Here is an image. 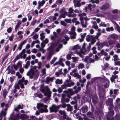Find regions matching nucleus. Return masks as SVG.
<instances>
[{
  "label": "nucleus",
  "mask_w": 120,
  "mask_h": 120,
  "mask_svg": "<svg viewBox=\"0 0 120 120\" xmlns=\"http://www.w3.org/2000/svg\"><path fill=\"white\" fill-rule=\"evenodd\" d=\"M39 89L40 91L43 93L45 96H47L48 98H49L51 97L52 92L50 90V89L48 86H44V85H41Z\"/></svg>",
  "instance_id": "nucleus-1"
},
{
  "label": "nucleus",
  "mask_w": 120,
  "mask_h": 120,
  "mask_svg": "<svg viewBox=\"0 0 120 120\" xmlns=\"http://www.w3.org/2000/svg\"><path fill=\"white\" fill-rule=\"evenodd\" d=\"M107 44V42L106 41H105L100 43L99 41H98L96 43V45L98 46V50H100L106 44Z\"/></svg>",
  "instance_id": "nucleus-2"
},
{
  "label": "nucleus",
  "mask_w": 120,
  "mask_h": 120,
  "mask_svg": "<svg viewBox=\"0 0 120 120\" xmlns=\"http://www.w3.org/2000/svg\"><path fill=\"white\" fill-rule=\"evenodd\" d=\"M49 109L51 112H56L58 111L56 107V105L55 104H53L50 107Z\"/></svg>",
  "instance_id": "nucleus-3"
},
{
  "label": "nucleus",
  "mask_w": 120,
  "mask_h": 120,
  "mask_svg": "<svg viewBox=\"0 0 120 120\" xmlns=\"http://www.w3.org/2000/svg\"><path fill=\"white\" fill-rule=\"evenodd\" d=\"M97 86L98 87V91L100 93H104V92L105 91V89L103 88V85L100 86L99 85L97 84Z\"/></svg>",
  "instance_id": "nucleus-4"
},
{
  "label": "nucleus",
  "mask_w": 120,
  "mask_h": 120,
  "mask_svg": "<svg viewBox=\"0 0 120 120\" xmlns=\"http://www.w3.org/2000/svg\"><path fill=\"white\" fill-rule=\"evenodd\" d=\"M102 113V110L98 107H97L95 109L94 114L95 115L99 116L100 114H101Z\"/></svg>",
  "instance_id": "nucleus-5"
},
{
  "label": "nucleus",
  "mask_w": 120,
  "mask_h": 120,
  "mask_svg": "<svg viewBox=\"0 0 120 120\" xmlns=\"http://www.w3.org/2000/svg\"><path fill=\"white\" fill-rule=\"evenodd\" d=\"M81 1L77 0H74L73 3H74V6L75 7H79L81 6V5L80 3Z\"/></svg>",
  "instance_id": "nucleus-6"
},
{
  "label": "nucleus",
  "mask_w": 120,
  "mask_h": 120,
  "mask_svg": "<svg viewBox=\"0 0 120 120\" xmlns=\"http://www.w3.org/2000/svg\"><path fill=\"white\" fill-rule=\"evenodd\" d=\"M94 35H87V37L90 38L91 40V44L92 45L94 44L96 41V40L94 39Z\"/></svg>",
  "instance_id": "nucleus-7"
},
{
  "label": "nucleus",
  "mask_w": 120,
  "mask_h": 120,
  "mask_svg": "<svg viewBox=\"0 0 120 120\" xmlns=\"http://www.w3.org/2000/svg\"><path fill=\"white\" fill-rule=\"evenodd\" d=\"M110 5L109 3H105V4L103 5L100 8V9L101 10L106 9L110 7Z\"/></svg>",
  "instance_id": "nucleus-8"
},
{
  "label": "nucleus",
  "mask_w": 120,
  "mask_h": 120,
  "mask_svg": "<svg viewBox=\"0 0 120 120\" xmlns=\"http://www.w3.org/2000/svg\"><path fill=\"white\" fill-rule=\"evenodd\" d=\"M81 110L83 113H85L88 110V107L86 105H84L81 108Z\"/></svg>",
  "instance_id": "nucleus-9"
},
{
  "label": "nucleus",
  "mask_w": 120,
  "mask_h": 120,
  "mask_svg": "<svg viewBox=\"0 0 120 120\" xmlns=\"http://www.w3.org/2000/svg\"><path fill=\"white\" fill-rule=\"evenodd\" d=\"M118 77L117 75H112V77L110 78V80L112 83L114 82L116 83V82L115 81V79H117Z\"/></svg>",
  "instance_id": "nucleus-10"
},
{
  "label": "nucleus",
  "mask_w": 120,
  "mask_h": 120,
  "mask_svg": "<svg viewBox=\"0 0 120 120\" xmlns=\"http://www.w3.org/2000/svg\"><path fill=\"white\" fill-rule=\"evenodd\" d=\"M46 83L47 84L49 83L50 82H53L54 80V77H50L49 76L47 77L46 78Z\"/></svg>",
  "instance_id": "nucleus-11"
},
{
  "label": "nucleus",
  "mask_w": 120,
  "mask_h": 120,
  "mask_svg": "<svg viewBox=\"0 0 120 120\" xmlns=\"http://www.w3.org/2000/svg\"><path fill=\"white\" fill-rule=\"evenodd\" d=\"M93 113L92 112L89 111L87 112L86 114L90 118L94 119V117Z\"/></svg>",
  "instance_id": "nucleus-12"
},
{
  "label": "nucleus",
  "mask_w": 120,
  "mask_h": 120,
  "mask_svg": "<svg viewBox=\"0 0 120 120\" xmlns=\"http://www.w3.org/2000/svg\"><path fill=\"white\" fill-rule=\"evenodd\" d=\"M112 101L113 99L112 98H109L106 102V104L109 106L112 105Z\"/></svg>",
  "instance_id": "nucleus-13"
},
{
  "label": "nucleus",
  "mask_w": 120,
  "mask_h": 120,
  "mask_svg": "<svg viewBox=\"0 0 120 120\" xmlns=\"http://www.w3.org/2000/svg\"><path fill=\"white\" fill-rule=\"evenodd\" d=\"M6 113L5 111H3V110L2 109L1 111L0 115V119L2 120V118L3 117V116L4 117L6 115Z\"/></svg>",
  "instance_id": "nucleus-14"
},
{
  "label": "nucleus",
  "mask_w": 120,
  "mask_h": 120,
  "mask_svg": "<svg viewBox=\"0 0 120 120\" xmlns=\"http://www.w3.org/2000/svg\"><path fill=\"white\" fill-rule=\"evenodd\" d=\"M80 98V96L79 94H77L76 96H75L73 98V99L74 100L76 103H77V99L79 100Z\"/></svg>",
  "instance_id": "nucleus-15"
},
{
  "label": "nucleus",
  "mask_w": 120,
  "mask_h": 120,
  "mask_svg": "<svg viewBox=\"0 0 120 120\" xmlns=\"http://www.w3.org/2000/svg\"><path fill=\"white\" fill-rule=\"evenodd\" d=\"M109 36L112 38L115 39L117 40L118 39V36L117 34H111Z\"/></svg>",
  "instance_id": "nucleus-16"
},
{
  "label": "nucleus",
  "mask_w": 120,
  "mask_h": 120,
  "mask_svg": "<svg viewBox=\"0 0 120 120\" xmlns=\"http://www.w3.org/2000/svg\"><path fill=\"white\" fill-rule=\"evenodd\" d=\"M68 91L69 93V94L71 96L75 94L74 91H73V89L70 88H69L68 89V91L66 90H65L64 91H64H66L67 92Z\"/></svg>",
  "instance_id": "nucleus-17"
},
{
  "label": "nucleus",
  "mask_w": 120,
  "mask_h": 120,
  "mask_svg": "<svg viewBox=\"0 0 120 120\" xmlns=\"http://www.w3.org/2000/svg\"><path fill=\"white\" fill-rule=\"evenodd\" d=\"M39 112L41 113H42L44 112L46 113L48 112V110L47 109H44L43 108H41L40 109H39Z\"/></svg>",
  "instance_id": "nucleus-18"
},
{
  "label": "nucleus",
  "mask_w": 120,
  "mask_h": 120,
  "mask_svg": "<svg viewBox=\"0 0 120 120\" xmlns=\"http://www.w3.org/2000/svg\"><path fill=\"white\" fill-rule=\"evenodd\" d=\"M107 82H109V81L106 78H102L100 80V82L101 83H105Z\"/></svg>",
  "instance_id": "nucleus-19"
},
{
  "label": "nucleus",
  "mask_w": 120,
  "mask_h": 120,
  "mask_svg": "<svg viewBox=\"0 0 120 120\" xmlns=\"http://www.w3.org/2000/svg\"><path fill=\"white\" fill-rule=\"evenodd\" d=\"M45 2V1L44 0H42L41 1H39L38 2V5L41 7L43 6Z\"/></svg>",
  "instance_id": "nucleus-20"
},
{
  "label": "nucleus",
  "mask_w": 120,
  "mask_h": 120,
  "mask_svg": "<svg viewBox=\"0 0 120 120\" xmlns=\"http://www.w3.org/2000/svg\"><path fill=\"white\" fill-rule=\"evenodd\" d=\"M3 93L4 98L5 99L6 98V96L8 93L7 90L6 89H4L3 91Z\"/></svg>",
  "instance_id": "nucleus-21"
},
{
  "label": "nucleus",
  "mask_w": 120,
  "mask_h": 120,
  "mask_svg": "<svg viewBox=\"0 0 120 120\" xmlns=\"http://www.w3.org/2000/svg\"><path fill=\"white\" fill-rule=\"evenodd\" d=\"M91 99H95L96 100L98 99V97L96 93H95L93 95H91Z\"/></svg>",
  "instance_id": "nucleus-22"
},
{
  "label": "nucleus",
  "mask_w": 120,
  "mask_h": 120,
  "mask_svg": "<svg viewBox=\"0 0 120 120\" xmlns=\"http://www.w3.org/2000/svg\"><path fill=\"white\" fill-rule=\"evenodd\" d=\"M43 105L44 104L42 103H38L37 104V108L39 110V109H40V108L41 107V108H42V107H43Z\"/></svg>",
  "instance_id": "nucleus-23"
},
{
  "label": "nucleus",
  "mask_w": 120,
  "mask_h": 120,
  "mask_svg": "<svg viewBox=\"0 0 120 120\" xmlns=\"http://www.w3.org/2000/svg\"><path fill=\"white\" fill-rule=\"evenodd\" d=\"M36 71L37 72L35 73L34 75V78L35 80H36L37 79L39 75V74L38 72V71L37 70H36Z\"/></svg>",
  "instance_id": "nucleus-24"
},
{
  "label": "nucleus",
  "mask_w": 120,
  "mask_h": 120,
  "mask_svg": "<svg viewBox=\"0 0 120 120\" xmlns=\"http://www.w3.org/2000/svg\"><path fill=\"white\" fill-rule=\"evenodd\" d=\"M35 96L38 97L40 98H42L43 97V95L41 93H39L38 94H37V93L35 95Z\"/></svg>",
  "instance_id": "nucleus-25"
},
{
  "label": "nucleus",
  "mask_w": 120,
  "mask_h": 120,
  "mask_svg": "<svg viewBox=\"0 0 120 120\" xmlns=\"http://www.w3.org/2000/svg\"><path fill=\"white\" fill-rule=\"evenodd\" d=\"M80 46H79L78 44L76 45H75L73 46L72 48V49L74 50H75L77 49H79L80 48Z\"/></svg>",
  "instance_id": "nucleus-26"
},
{
  "label": "nucleus",
  "mask_w": 120,
  "mask_h": 120,
  "mask_svg": "<svg viewBox=\"0 0 120 120\" xmlns=\"http://www.w3.org/2000/svg\"><path fill=\"white\" fill-rule=\"evenodd\" d=\"M56 84H61L63 83L62 80H60L59 79H57L55 81Z\"/></svg>",
  "instance_id": "nucleus-27"
},
{
  "label": "nucleus",
  "mask_w": 120,
  "mask_h": 120,
  "mask_svg": "<svg viewBox=\"0 0 120 120\" xmlns=\"http://www.w3.org/2000/svg\"><path fill=\"white\" fill-rule=\"evenodd\" d=\"M116 41V40H110L108 42L109 45H111L113 44H115Z\"/></svg>",
  "instance_id": "nucleus-28"
},
{
  "label": "nucleus",
  "mask_w": 120,
  "mask_h": 120,
  "mask_svg": "<svg viewBox=\"0 0 120 120\" xmlns=\"http://www.w3.org/2000/svg\"><path fill=\"white\" fill-rule=\"evenodd\" d=\"M45 33H42L40 34V36H41V37H40V39L42 41L45 38V36L43 35Z\"/></svg>",
  "instance_id": "nucleus-29"
},
{
  "label": "nucleus",
  "mask_w": 120,
  "mask_h": 120,
  "mask_svg": "<svg viewBox=\"0 0 120 120\" xmlns=\"http://www.w3.org/2000/svg\"><path fill=\"white\" fill-rule=\"evenodd\" d=\"M30 61H27L26 63V65L24 66V68L26 69H27L29 66L30 65Z\"/></svg>",
  "instance_id": "nucleus-30"
},
{
  "label": "nucleus",
  "mask_w": 120,
  "mask_h": 120,
  "mask_svg": "<svg viewBox=\"0 0 120 120\" xmlns=\"http://www.w3.org/2000/svg\"><path fill=\"white\" fill-rule=\"evenodd\" d=\"M74 91L75 94H77L78 93L79 91L81 90V87H78L77 89H75Z\"/></svg>",
  "instance_id": "nucleus-31"
},
{
  "label": "nucleus",
  "mask_w": 120,
  "mask_h": 120,
  "mask_svg": "<svg viewBox=\"0 0 120 120\" xmlns=\"http://www.w3.org/2000/svg\"><path fill=\"white\" fill-rule=\"evenodd\" d=\"M52 51H50L49 53L47 58V60H50L52 56Z\"/></svg>",
  "instance_id": "nucleus-32"
},
{
  "label": "nucleus",
  "mask_w": 120,
  "mask_h": 120,
  "mask_svg": "<svg viewBox=\"0 0 120 120\" xmlns=\"http://www.w3.org/2000/svg\"><path fill=\"white\" fill-rule=\"evenodd\" d=\"M21 23V21L20 20H19V21L17 23V25L15 26V27H16V28H18L20 27Z\"/></svg>",
  "instance_id": "nucleus-33"
},
{
  "label": "nucleus",
  "mask_w": 120,
  "mask_h": 120,
  "mask_svg": "<svg viewBox=\"0 0 120 120\" xmlns=\"http://www.w3.org/2000/svg\"><path fill=\"white\" fill-rule=\"evenodd\" d=\"M73 76L75 77H77L78 78H80L81 77V76L78 73H74L73 75Z\"/></svg>",
  "instance_id": "nucleus-34"
},
{
  "label": "nucleus",
  "mask_w": 120,
  "mask_h": 120,
  "mask_svg": "<svg viewBox=\"0 0 120 120\" xmlns=\"http://www.w3.org/2000/svg\"><path fill=\"white\" fill-rule=\"evenodd\" d=\"M64 21H65L66 23H71V19H64Z\"/></svg>",
  "instance_id": "nucleus-35"
},
{
  "label": "nucleus",
  "mask_w": 120,
  "mask_h": 120,
  "mask_svg": "<svg viewBox=\"0 0 120 120\" xmlns=\"http://www.w3.org/2000/svg\"><path fill=\"white\" fill-rule=\"evenodd\" d=\"M57 59V57H54L53 59L51 60L50 62V64H53L54 62Z\"/></svg>",
  "instance_id": "nucleus-36"
},
{
  "label": "nucleus",
  "mask_w": 120,
  "mask_h": 120,
  "mask_svg": "<svg viewBox=\"0 0 120 120\" xmlns=\"http://www.w3.org/2000/svg\"><path fill=\"white\" fill-rule=\"evenodd\" d=\"M109 82H106L105 83L104 85V86L105 88H107L109 86Z\"/></svg>",
  "instance_id": "nucleus-37"
},
{
  "label": "nucleus",
  "mask_w": 120,
  "mask_h": 120,
  "mask_svg": "<svg viewBox=\"0 0 120 120\" xmlns=\"http://www.w3.org/2000/svg\"><path fill=\"white\" fill-rule=\"evenodd\" d=\"M20 59V56L19 55H17L13 61V62L15 63L17 60Z\"/></svg>",
  "instance_id": "nucleus-38"
},
{
  "label": "nucleus",
  "mask_w": 120,
  "mask_h": 120,
  "mask_svg": "<svg viewBox=\"0 0 120 120\" xmlns=\"http://www.w3.org/2000/svg\"><path fill=\"white\" fill-rule=\"evenodd\" d=\"M62 0H57L56 2V3L57 4H61L62 3Z\"/></svg>",
  "instance_id": "nucleus-39"
},
{
  "label": "nucleus",
  "mask_w": 120,
  "mask_h": 120,
  "mask_svg": "<svg viewBox=\"0 0 120 120\" xmlns=\"http://www.w3.org/2000/svg\"><path fill=\"white\" fill-rule=\"evenodd\" d=\"M84 67V65L82 64H80L79 65L78 67L79 68H82Z\"/></svg>",
  "instance_id": "nucleus-40"
},
{
  "label": "nucleus",
  "mask_w": 120,
  "mask_h": 120,
  "mask_svg": "<svg viewBox=\"0 0 120 120\" xmlns=\"http://www.w3.org/2000/svg\"><path fill=\"white\" fill-rule=\"evenodd\" d=\"M38 38V34H35L32 37V38L34 39H37Z\"/></svg>",
  "instance_id": "nucleus-41"
},
{
  "label": "nucleus",
  "mask_w": 120,
  "mask_h": 120,
  "mask_svg": "<svg viewBox=\"0 0 120 120\" xmlns=\"http://www.w3.org/2000/svg\"><path fill=\"white\" fill-rule=\"evenodd\" d=\"M65 8L63 7L61 9L60 11L59 12L61 14H62V13H63L65 11Z\"/></svg>",
  "instance_id": "nucleus-42"
},
{
  "label": "nucleus",
  "mask_w": 120,
  "mask_h": 120,
  "mask_svg": "<svg viewBox=\"0 0 120 120\" xmlns=\"http://www.w3.org/2000/svg\"><path fill=\"white\" fill-rule=\"evenodd\" d=\"M21 117L22 118L24 119L25 118L28 119L29 118V116L27 115L24 114V116H22Z\"/></svg>",
  "instance_id": "nucleus-43"
},
{
  "label": "nucleus",
  "mask_w": 120,
  "mask_h": 120,
  "mask_svg": "<svg viewBox=\"0 0 120 120\" xmlns=\"http://www.w3.org/2000/svg\"><path fill=\"white\" fill-rule=\"evenodd\" d=\"M13 117L14 118H15V119H18L19 120V116L18 114H17L15 115Z\"/></svg>",
  "instance_id": "nucleus-44"
},
{
  "label": "nucleus",
  "mask_w": 120,
  "mask_h": 120,
  "mask_svg": "<svg viewBox=\"0 0 120 120\" xmlns=\"http://www.w3.org/2000/svg\"><path fill=\"white\" fill-rule=\"evenodd\" d=\"M61 25L64 26H67L66 24L63 21H61L60 22Z\"/></svg>",
  "instance_id": "nucleus-45"
},
{
  "label": "nucleus",
  "mask_w": 120,
  "mask_h": 120,
  "mask_svg": "<svg viewBox=\"0 0 120 120\" xmlns=\"http://www.w3.org/2000/svg\"><path fill=\"white\" fill-rule=\"evenodd\" d=\"M73 108L72 106H71L67 109V110L68 111H71L73 110Z\"/></svg>",
  "instance_id": "nucleus-46"
},
{
  "label": "nucleus",
  "mask_w": 120,
  "mask_h": 120,
  "mask_svg": "<svg viewBox=\"0 0 120 120\" xmlns=\"http://www.w3.org/2000/svg\"><path fill=\"white\" fill-rule=\"evenodd\" d=\"M114 111L113 110L111 111L109 113V114L111 116H112L114 114Z\"/></svg>",
  "instance_id": "nucleus-47"
},
{
  "label": "nucleus",
  "mask_w": 120,
  "mask_h": 120,
  "mask_svg": "<svg viewBox=\"0 0 120 120\" xmlns=\"http://www.w3.org/2000/svg\"><path fill=\"white\" fill-rule=\"evenodd\" d=\"M67 41L65 40V39H63L61 41V42H63V43L64 45H66L67 43Z\"/></svg>",
  "instance_id": "nucleus-48"
},
{
  "label": "nucleus",
  "mask_w": 120,
  "mask_h": 120,
  "mask_svg": "<svg viewBox=\"0 0 120 120\" xmlns=\"http://www.w3.org/2000/svg\"><path fill=\"white\" fill-rule=\"evenodd\" d=\"M118 10L117 9H115L112 11V13L113 14H116L118 13Z\"/></svg>",
  "instance_id": "nucleus-49"
},
{
  "label": "nucleus",
  "mask_w": 120,
  "mask_h": 120,
  "mask_svg": "<svg viewBox=\"0 0 120 120\" xmlns=\"http://www.w3.org/2000/svg\"><path fill=\"white\" fill-rule=\"evenodd\" d=\"M73 11L74 10L71 8H70L69 9V11L70 13H73Z\"/></svg>",
  "instance_id": "nucleus-50"
},
{
  "label": "nucleus",
  "mask_w": 120,
  "mask_h": 120,
  "mask_svg": "<svg viewBox=\"0 0 120 120\" xmlns=\"http://www.w3.org/2000/svg\"><path fill=\"white\" fill-rule=\"evenodd\" d=\"M66 98H62L61 102L62 103H63L64 102H65Z\"/></svg>",
  "instance_id": "nucleus-51"
},
{
  "label": "nucleus",
  "mask_w": 120,
  "mask_h": 120,
  "mask_svg": "<svg viewBox=\"0 0 120 120\" xmlns=\"http://www.w3.org/2000/svg\"><path fill=\"white\" fill-rule=\"evenodd\" d=\"M59 113L61 115L64 114L66 113L65 111L63 110L62 111L61 110H60Z\"/></svg>",
  "instance_id": "nucleus-52"
},
{
  "label": "nucleus",
  "mask_w": 120,
  "mask_h": 120,
  "mask_svg": "<svg viewBox=\"0 0 120 120\" xmlns=\"http://www.w3.org/2000/svg\"><path fill=\"white\" fill-rule=\"evenodd\" d=\"M8 58V54L6 55V56H5L4 57L2 61V63L3 64V62L5 61L6 59H7Z\"/></svg>",
  "instance_id": "nucleus-53"
},
{
  "label": "nucleus",
  "mask_w": 120,
  "mask_h": 120,
  "mask_svg": "<svg viewBox=\"0 0 120 120\" xmlns=\"http://www.w3.org/2000/svg\"><path fill=\"white\" fill-rule=\"evenodd\" d=\"M66 57L67 59L70 60L71 58V55L70 54H68L67 55Z\"/></svg>",
  "instance_id": "nucleus-54"
},
{
  "label": "nucleus",
  "mask_w": 120,
  "mask_h": 120,
  "mask_svg": "<svg viewBox=\"0 0 120 120\" xmlns=\"http://www.w3.org/2000/svg\"><path fill=\"white\" fill-rule=\"evenodd\" d=\"M99 26H103L106 27L107 26V25L104 22L103 24L100 23L99 24Z\"/></svg>",
  "instance_id": "nucleus-55"
},
{
  "label": "nucleus",
  "mask_w": 120,
  "mask_h": 120,
  "mask_svg": "<svg viewBox=\"0 0 120 120\" xmlns=\"http://www.w3.org/2000/svg\"><path fill=\"white\" fill-rule=\"evenodd\" d=\"M46 69L45 68L41 70V72L43 74H46Z\"/></svg>",
  "instance_id": "nucleus-56"
},
{
  "label": "nucleus",
  "mask_w": 120,
  "mask_h": 120,
  "mask_svg": "<svg viewBox=\"0 0 120 120\" xmlns=\"http://www.w3.org/2000/svg\"><path fill=\"white\" fill-rule=\"evenodd\" d=\"M93 103L94 104H96L98 103V102L97 101V100H96L95 99H92Z\"/></svg>",
  "instance_id": "nucleus-57"
},
{
  "label": "nucleus",
  "mask_w": 120,
  "mask_h": 120,
  "mask_svg": "<svg viewBox=\"0 0 120 120\" xmlns=\"http://www.w3.org/2000/svg\"><path fill=\"white\" fill-rule=\"evenodd\" d=\"M92 5L91 4H89L88 5L87 8L88 9L90 10H92V8L91 7H92Z\"/></svg>",
  "instance_id": "nucleus-58"
},
{
  "label": "nucleus",
  "mask_w": 120,
  "mask_h": 120,
  "mask_svg": "<svg viewBox=\"0 0 120 120\" xmlns=\"http://www.w3.org/2000/svg\"><path fill=\"white\" fill-rule=\"evenodd\" d=\"M64 36L65 40L66 41H68L69 40L70 38L67 35H65Z\"/></svg>",
  "instance_id": "nucleus-59"
},
{
  "label": "nucleus",
  "mask_w": 120,
  "mask_h": 120,
  "mask_svg": "<svg viewBox=\"0 0 120 120\" xmlns=\"http://www.w3.org/2000/svg\"><path fill=\"white\" fill-rule=\"evenodd\" d=\"M37 21L36 20H34L33 21L31 22V24L32 26H34L35 24L36 23Z\"/></svg>",
  "instance_id": "nucleus-60"
},
{
  "label": "nucleus",
  "mask_w": 120,
  "mask_h": 120,
  "mask_svg": "<svg viewBox=\"0 0 120 120\" xmlns=\"http://www.w3.org/2000/svg\"><path fill=\"white\" fill-rule=\"evenodd\" d=\"M15 89H20L19 86L18 84H15Z\"/></svg>",
  "instance_id": "nucleus-61"
},
{
  "label": "nucleus",
  "mask_w": 120,
  "mask_h": 120,
  "mask_svg": "<svg viewBox=\"0 0 120 120\" xmlns=\"http://www.w3.org/2000/svg\"><path fill=\"white\" fill-rule=\"evenodd\" d=\"M86 33H84L83 34H82L81 35V38H82L84 39V38L85 37V36L86 35Z\"/></svg>",
  "instance_id": "nucleus-62"
},
{
  "label": "nucleus",
  "mask_w": 120,
  "mask_h": 120,
  "mask_svg": "<svg viewBox=\"0 0 120 120\" xmlns=\"http://www.w3.org/2000/svg\"><path fill=\"white\" fill-rule=\"evenodd\" d=\"M116 27L117 31L118 32L120 33V27L118 25V26H116Z\"/></svg>",
  "instance_id": "nucleus-63"
},
{
  "label": "nucleus",
  "mask_w": 120,
  "mask_h": 120,
  "mask_svg": "<svg viewBox=\"0 0 120 120\" xmlns=\"http://www.w3.org/2000/svg\"><path fill=\"white\" fill-rule=\"evenodd\" d=\"M47 97H45L44 99V103H46L47 101L49 100Z\"/></svg>",
  "instance_id": "nucleus-64"
}]
</instances>
